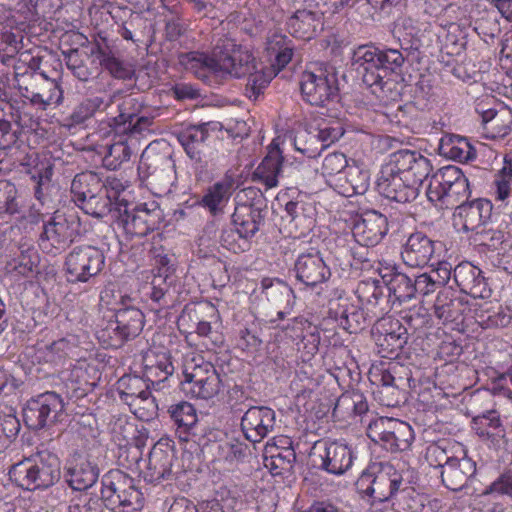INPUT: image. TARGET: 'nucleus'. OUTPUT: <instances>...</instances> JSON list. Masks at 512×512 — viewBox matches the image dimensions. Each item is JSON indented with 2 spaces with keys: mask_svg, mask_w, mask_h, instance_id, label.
<instances>
[{
  "mask_svg": "<svg viewBox=\"0 0 512 512\" xmlns=\"http://www.w3.org/2000/svg\"><path fill=\"white\" fill-rule=\"evenodd\" d=\"M453 279L460 291L473 298H486L490 296L482 271L470 262H462L453 269Z\"/></svg>",
  "mask_w": 512,
  "mask_h": 512,
  "instance_id": "bb28decb",
  "label": "nucleus"
},
{
  "mask_svg": "<svg viewBox=\"0 0 512 512\" xmlns=\"http://www.w3.org/2000/svg\"><path fill=\"white\" fill-rule=\"evenodd\" d=\"M105 184L106 182H103L95 172L78 173L71 182L72 200L79 207L95 193L100 192Z\"/></svg>",
  "mask_w": 512,
  "mask_h": 512,
  "instance_id": "72a5a7b5",
  "label": "nucleus"
},
{
  "mask_svg": "<svg viewBox=\"0 0 512 512\" xmlns=\"http://www.w3.org/2000/svg\"><path fill=\"white\" fill-rule=\"evenodd\" d=\"M462 170L454 165H448L440 168L432 175L426 190L427 198L430 202H445V193L461 176Z\"/></svg>",
  "mask_w": 512,
  "mask_h": 512,
  "instance_id": "473e14b6",
  "label": "nucleus"
},
{
  "mask_svg": "<svg viewBox=\"0 0 512 512\" xmlns=\"http://www.w3.org/2000/svg\"><path fill=\"white\" fill-rule=\"evenodd\" d=\"M401 505L406 512H438L441 508V501L416 493L413 489V494H408Z\"/></svg>",
  "mask_w": 512,
  "mask_h": 512,
  "instance_id": "4d7b16f0",
  "label": "nucleus"
},
{
  "mask_svg": "<svg viewBox=\"0 0 512 512\" xmlns=\"http://www.w3.org/2000/svg\"><path fill=\"white\" fill-rule=\"evenodd\" d=\"M21 66L15 67V87L20 95L40 110L50 105H59L63 100V90L55 79L46 74H20Z\"/></svg>",
  "mask_w": 512,
  "mask_h": 512,
  "instance_id": "1a4fd4ad",
  "label": "nucleus"
},
{
  "mask_svg": "<svg viewBox=\"0 0 512 512\" xmlns=\"http://www.w3.org/2000/svg\"><path fill=\"white\" fill-rule=\"evenodd\" d=\"M294 146L308 158H315L321 154V145L315 133L302 131L298 132L294 138Z\"/></svg>",
  "mask_w": 512,
  "mask_h": 512,
  "instance_id": "680f3d73",
  "label": "nucleus"
},
{
  "mask_svg": "<svg viewBox=\"0 0 512 512\" xmlns=\"http://www.w3.org/2000/svg\"><path fill=\"white\" fill-rule=\"evenodd\" d=\"M472 428L479 437L491 439L492 441L505 436V429L498 412L495 410L475 416L472 420Z\"/></svg>",
  "mask_w": 512,
  "mask_h": 512,
  "instance_id": "58836bf2",
  "label": "nucleus"
},
{
  "mask_svg": "<svg viewBox=\"0 0 512 512\" xmlns=\"http://www.w3.org/2000/svg\"><path fill=\"white\" fill-rule=\"evenodd\" d=\"M387 287L380 280L361 281L357 286L358 299L362 304L376 309L386 296Z\"/></svg>",
  "mask_w": 512,
  "mask_h": 512,
  "instance_id": "09e8293b",
  "label": "nucleus"
},
{
  "mask_svg": "<svg viewBox=\"0 0 512 512\" xmlns=\"http://www.w3.org/2000/svg\"><path fill=\"white\" fill-rule=\"evenodd\" d=\"M123 190L124 187L119 180H107L101 191L95 193V195L85 201L79 208L84 213L97 219L110 216L114 222V210L118 207V203L122 201L120 193Z\"/></svg>",
  "mask_w": 512,
  "mask_h": 512,
  "instance_id": "4be33fe9",
  "label": "nucleus"
},
{
  "mask_svg": "<svg viewBox=\"0 0 512 512\" xmlns=\"http://www.w3.org/2000/svg\"><path fill=\"white\" fill-rule=\"evenodd\" d=\"M121 97L115 102L118 107V115L109 119L108 125L118 135L119 126L123 123L132 122L138 114L144 109L142 101L133 95H124L121 91Z\"/></svg>",
  "mask_w": 512,
  "mask_h": 512,
  "instance_id": "4c0bfd02",
  "label": "nucleus"
},
{
  "mask_svg": "<svg viewBox=\"0 0 512 512\" xmlns=\"http://www.w3.org/2000/svg\"><path fill=\"white\" fill-rule=\"evenodd\" d=\"M474 241L503 255L512 249L511 236L500 230L482 228L475 234Z\"/></svg>",
  "mask_w": 512,
  "mask_h": 512,
  "instance_id": "a18cd8bd",
  "label": "nucleus"
},
{
  "mask_svg": "<svg viewBox=\"0 0 512 512\" xmlns=\"http://www.w3.org/2000/svg\"><path fill=\"white\" fill-rule=\"evenodd\" d=\"M115 320L128 340L134 339L141 333L145 322L142 311L134 306L119 308L115 313Z\"/></svg>",
  "mask_w": 512,
  "mask_h": 512,
  "instance_id": "79ce46f5",
  "label": "nucleus"
},
{
  "mask_svg": "<svg viewBox=\"0 0 512 512\" xmlns=\"http://www.w3.org/2000/svg\"><path fill=\"white\" fill-rule=\"evenodd\" d=\"M389 162L417 190L432 171L430 160L418 151L398 150L390 155Z\"/></svg>",
  "mask_w": 512,
  "mask_h": 512,
  "instance_id": "f3484780",
  "label": "nucleus"
},
{
  "mask_svg": "<svg viewBox=\"0 0 512 512\" xmlns=\"http://www.w3.org/2000/svg\"><path fill=\"white\" fill-rule=\"evenodd\" d=\"M173 372L174 366L168 353L150 351L145 355L143 375L151 383L152 388L162 389Z\"/></svg>",
  "mask_w": 512,
  "mask_h": 512,
  "instance_id": "7c9ffc66",
  "label": "nucleus"
},
{
  "mask_svg": "<svg viewBox=\"0 0 512 512\" xmlns=\"http://www.w3.org/2000/svg\"><path fill=\"white\" fill-rule=\"evenodd\" d=\"M357 486L373 502L392 501L402 504L408 494H413V487L403 479L402 474L391 465L375 464L360 476Z\"/></svg>",
  "mask_w": 512,
  "mask_h": 512,
  "instance_id": "20e7f679",
  "label": "nucleus"
},
{
  "mask_svg": "<svg viewBox=\"0 0 512 512\" xmlns=\"http://www.w3.org/2000/svg\"><path fill=\"white\" fill-rule=\"evenodd\" d=\"M246 76L248 79L245 86V95L250 100L257 101L271 82L272 71L269 68H258L255 61V68Z\"/></svg>",
  "mask_w": 512,
  "mask_h": 512,
  "instance_id": "de8ad7c7",
  "label": "nucleus"
},
{
  "mask_svg": "<svg viewBox=\"0 0 512 512\" xmlns=\"http://www.w3.org/2000/svg\"><path fill=\"white\" fill-rule=\"evenodd\" d=\"M262 287L269 301L283 308L290 306L294 295L292 288L286 282L279 279H264L262 281Z\"/></svg>",
  "mask_w": 512,
  "mask_h": 512,
  "instance_id": "8fccbe9b",
  "label": "nucleus"
},
{
  "mask_svg": "<svg viewBox=\"0 0 512 512\" xmlns=\"http://www.w3.org/2000/svg\"><path fill=\"white\" fill-rule=\"evenodd\" d=\"M397 328L382 334L377 339L379 352L382 353L384 358H394L399 355L400 350L407 343V330L398 322Z\"/></svg>",
  "mask_w": 512,
  "mask_h": 512,
  "instance_id": "37998d69",
  "label": "nucleus"
},
{
  "mask_svg": "<svg viewBox=\"0 0 512 512\" xmlns=\"http://www.w3.org/2000/svg\"><path fill=\"white\" fill-rule=\"evenodd\" d=\"M314 449L319 450L318 468L333 475L344 474L352 467L355 459L352 448L339 441H320Z\"/></svg>",
  "mask_w": 512,
  "mask_h": 512,
  "instance_id": "aec40b11",
  "label": "nucleus"
},
{
  "mask_svg": "<svg viewBox=\"0 0 512 512\" xmlns=\"http://www.w3.org/2000/svg\"><path fill=\"white\" fill-rule=\"evenodd\" d=\"M121 97L120 92H113L103 96H93L84 99L75 106L70 115L65 119L66 125L77 126L85 123L98 111H106Z\"/></svg>",
  "mask_w": 512,
  "mask_h": 512,
  "instance_id": "c756f323",
  "label": "nucleus"
},
{
  "mask_svg": "<svg viewBox=\"0 0 512 512\" xmlns=\"http://www.w3.org/2000/svg\"><path fill=\"white\" fill-rule=\"evenodd\" d=\"M146 18L140 13L132 12L129 18L119 26L118 33L125 40L139 41L143 36V29L146 26Z\"/></svg>",
  "mask_w": 512,
  "mask_h": 512,
  "instance_id": "bf43d9fd",
  "label": "nucleus"
},
{
  "mask_svg": "<svg viewBox=\"0 0 512 512\" xmlns=\"http://www.w3.org/2000/svg\"><path fill=\"white\" fill-rule=\"evenodd\" d=\"M367 436L391 453L406 451L414 440L413 429L407 422L388 417L371 421L367 427Z\"/></svg>",
  "mask_w": 512,
  "mask_h": 512,
  "instance_id": "9d476101",
  "label": "nucleus"
},
{
  "mask_svg": "<svg viewBox=\"0 0 512 512\" xmlns=\"http://www.w3.org/2000/svg\"><path fill=\"white\" fill-rule=\"evenodd\" d=\"M255 61L246 47L228 37L219 38L210 55L194 51L178 55V63L201 79L246 77L255 68Z\"/></svg>",
  "mask_w": 512,
  "mask_h": 512,
  "instance_id": "f03ea898",
  "label": "nucleus"
},
{
  "mask_svg": "<svg viewBox=\"0 0 512 512\" xmlns=\"http://www.w3.org/2000/svg\"><path fill=\"white\" fill-rule=\"evenodd\" d=\"M376 188L383 197L402 204L414 201L419 195V190L408 183L396 168L391 167L390 162L382 167Z\"/></svg>",
  "mask_w": 512,
  "mask_h": 512,
  "instance_id": "2eb2a0df",
  "label": "nucleus"
},
{
  "mask_svg": "<svg viewBox=\"0 0 512 512\" xmlns=\"http://www.w3.org/2000/svg\"><path fill=\"white\" fill-rule=\"evenodd\" d=\"M101 501L111 512H140L143 495L134 479L120 470H112L101 479Z\"/></svg>",
  "mask_w": 512,
  "mask_h": 512,
  "instance_id": "39448f33",
  "label": "nucleus"
},
{
  "mask_svg": "<svg viewBox=\"0 0 512 512\" xmlns=\"http://www.w3.org/2000/svg\"><path fill=\"white\" fill-rule=\"evenodd\" d=\"M294 271L296 279L310 288L326 283L332 275L322 253L314 248L298 255Z\"/></svg>",
  "mask_w": 512,
  "mask_h": 512,
  "instance_id": "dca6fc26",
  "label": "nucleus"
},
{
  "mask_svg": "<svg viewBox=\"0 0 512 512\" xmlns=\"http://www.w3.org/2000/svg\"><path fill=\"white\" fill-rule=\"evenodd\" d=\"M131 154V148L126 140L119 139L107 147V152L103 157V165L109 170H116L122 163L130 160Z\"/></svg>",
  "mask_w": 512,
  "mask_h": 512,
  "instance_id": "5fc2aeb1",
  "label": "nucleus"
},
{
  "mask_svg": "<svg viewBox=\"0 0 512 512\" xmlns=\"http://www.w3.org/2000/svg\"><path fill=\"white\" fill-rule=\"evenodd\" d=\"M321 145V152L339 140L344 134L343 124L338 119L323 120L314 131Z\"/></svg>",
  "mask_w": 512,
  "mask_h": 512,
  "instance_id": "864d4df0",
  "label": "nucleus"
},
{
  "mask_svg": "<svg viewBox=\"0 0 512 512\" xmlns=\"http://www.w3.org/2000/svg\"><path fill=\"white\" fill-rule=\"evenodd\" d=\"M492 205L485 199H476L472 202L462 203L456 207L455 218L465 231H477L490 218Z\"/></svg>",
  "mask_w": 512,
  "mask_h": 512,
  "instance_id": "c85d7f7f",
  "label": "nucleus"
},
{
  "mask_svg": "<svg viewBox=\"0 0 512 512\" xmlns=\"http://www.w3.org/2000/svg\"><path fill=\"white\" fill-rule=\"evenodd\" d=\"M105 264L102 250L91 245L74 247L65 258V271L71 283L89 281L98 275Z\"/></svg>",
  "mask_w": 512,
  "mask_h": 512,
  "instance_id": "f8f14e48",
  "label": "nucleus"
},
{
  "mask_svg": "<svg viewBox=\"0 0 512 512\" xmlns=\"http://www.w3.org/2000/svg\"><path fill=\"white\" fill-rule=\"evenodd\" d=\"M402 27L406 31V36L411 37L414 45L418 46L421 51L431 45L433 32L430 24H418L408 18L403 20Z\"/></svg>",
  "mask_w": 512,
  "mask_h": 512,
  "instance_id": "603ef678",
  "label": "nucleus"
},
{
  "mask_svg": "<svg viewBox=\"0 0 512 512\" xmlns=\"http://www.w3.org/2000/svg\"><path fill=\"white\" fill-rule=\"evenodd\" d=\"M163 217V211L155 201L136 204L122 199L114 210V222L130 236H146L158 229Z\"/></svg>",
  "mask_w": 512,
  "mask_h": 512,
  "instance_id": "0eeeda50",
  "label": "nucleus"
},
{
  "mask_svg": "<svg viewBox=\"0 0 512 512\" xmlns=\"http://www.w3.org/2000/svg\"><path fill=\"white\" fill-rule=\"evenodd\" d=\"M19 420L11 414H0V453L3 452L18 435Z\"/></svg>",
  "mask_w": 512,
  "mask_h": 512,
  "instance_id": "0e129e2a",
  "label": "nucleus"
},
{
  "mask_svg": "<svg viewBox=\"0 0 512 512\" xmlns=\"http://www.w3.org/2000/svg\"><path fill=\"white\" fill-rule=\"evenodd\" d=\"M91 53L97 57L100 65L117 79H130L132 70L128 65L115 56L110 47L103 42H96Z\"/></svg>",
  "mask_w": 512,
  "mask_h": 512,
  "instance_id": "f704fd0d",
  "label": "nucleus"
},
{
  "mask_svg": "<svg viewBox=\"0 0 512 512\" xmlns=\"http://www.w3.org/2000/svg\"><path fill=\"white\" fill-rule=\"evenodd\" d=\"M124 332L120 330V326L116 320L109 321L107 325L97 332L98 339L108 347L119 348L125 342L129 341L123 335Z\"/></svg>",
  "mask_w": 512,
  "mask_h": 512,
  "instance_id": "774afa93",
  "label": "nucleus"
},
{
  "mask_svg": "<svg viewBox=\"0 0 512 512\" xmlns=\"http://www.w3.org/2000/svg\"><path fill=\"white\" fill-rule=\"evenodd\" d=\"M220 242L229 251L239 254L249 248V240H245L244 234L236 227L222 230Z\"/></svg>",
  "mask_w": 512,
  "mask_h": 512,
  "instance_id": "69168bd1",
  "label": "nucleus"
},
{
  "mask_svg": "<svg viewBox=\"0 0 512 512\" xmlns=\"http://www.w3.org/2000/svg\"><path fill=\"white\" fill-rule=\"evenodd\" d=\"M317 9L309 8L298 9L287 21L289 33L299 39L310 40L315 37L318 31L323 29V18L327 12L319 7Z\"/></svg>",
  "mask_w": 512,
  "mask_h": 512,
  "instance_id": "a878e982",
  "label": "nucleus"
},
{
  "mask_svg": "<svg viewBox=\"0 0 512 512\" xmlns=\"http://www.w3.org/2000/svg\"><path fill=\"white\" fill-rule=\"evenodd\" d=\"M21 203L16 186L6 180L0 181V214L20 213Z\"/></svg>",
  "mask_w": 512,
  "mask_h": 512,
  "instance_id": "6e6d98bb",
  "label": "nucleus"
},
{
  "mask_svg": "<svg viewBox=\"0 0 512 512\" xmlns=\"http://www.w3.org/2000/svg\"><path fill=\"white\" fill-rule=\"evenodd\" d=\"M475 473L476 463L472 459L455 457L441 470V478L448 489L459 491L466 486Z\"/></svg>",
  "mask_w": 512,
  "mask_h": 512,
  "instance_id": "2f4dec72",
  "label": "nucleus"
},
{
  "mask_svg": "<svg viewBox=\"0 0 512 512\" xmlns=\"http://www.w3.org/2000/svg\"><path fill=\"white\" fill-rule=\"evenodd\" d=\"M387 291L390 296L400 303L414 298V277L394 271L386 283Z\"/></svg>",
  "mask_w": 512,
  "mask_h": 512,
  "instance_id": "49530a36",
  "label": "nucleus"
},
{
  "mask_svg": "<svg viewBox=\"0 0 512 512\" xmlns=\"http://www.w3.org/2000/svg\"><path fill=\"white\" fill-rule=\"evenodd\" d=\"M267 213V203L260 195L251 203L237 204L231 216V222L234 227L240 229V233L244 234L245 240H250L265 225Z\"/></svg>",
  "mask_w": 512,
  "mask_h": 512,
  "instance_id": "a211bd4d",
  "label": "nucleus"
},
{
  "mask_svg": "<svg viewBox=\"0 0 512 512\" xmlns=\"http://www.w3.org/2000/svg\"><path fill=\"white\" fill-rule=\"evenodd\" d=\"M406 369L399 366L397 363L389 366V368L381 370L379 375H374L375 377L379 376V383L382 386L381 393L389 392L390 389L400 390L404 386L405 381H410V378H404L399 376V372L405 371Z\"/></svg>",
  "mask_w": 512,
  "mask_h": 512,
  "instance_id": "052dcab7",
  "label": "nucleus"
},
{
  "mask_svg": "<svg viewBox=\"0 0 512 512\" xmlns=\"http://www.w3.org/2000/svg\"><path fill=\"white\" fill-rule=\"evenodd\" d=\"M282 160L283 158L279 151L271 152L257 167L254 175L263 182L266 189L274 188L278 185V177L282 173Z\"/></svg>",
  "mask_w": 512,
  "mask_h": 512,
  "instance_id": "c03bdc74",
  "label": "nucleus"
},
{
  "mask_svg": "<svg viewBox=\"0 0 512 512\" xmlns=\"http://www.w3.org/2000/svg\"><path fill=\"white\" fill-rule=\"evenodd\" d=\"M171 441L160 439L149 454L148 467L144 479L150 483H159L175 479L173 464L176 460Z\"/></svg>",
  "mask_w": 512,
  "mask_h": 512,
  "instance_id": "412c9836",
  "label": "nucleus"
},
{
  "mask_svg": "<svg viewBox=\"0 0 512 512\" xmlns=\"http://www.w3.org/2000/svg\"><path fill=\"white\" fill-rule=\"evenodd\" d=\"M8 474L11 481L22 489H47L61 478V460L46 448L38 449L30 457L13 464Z\"/></svg>",
  "mask_w": 512,
  "mask_h": 512,
  "instance_id": "7ed1b4c3",
  "label": "nucleus"
},
{
  "mask_svg": "<svg viewBox=\"0 0 512 512\" xmlns=\"http://www.w3.org/2000/svg\"><path fill=\"white\" fill-rule=\"evenodd\" d=\"M133 414L142 421H150L158 415V404L149 391L148 395H142L137 402L130 403Z\"/></svg>",
  "mask_w": 512,
  "mask_h": 512,
  "instance_id": "e2e57ef3",
  "label": "nucleus"
},
{
  "mask_svg": "<svg viewBox=\"0 0 512 512\" xmlns=\"http://www.w3.org/2000/svg\"><path fill=\"white\" fill-rule=\"evenodd\" d=\"M168 412L174 424L177 426L180 440L188 441V436L192 433L198 421L194 406L189 402L181 401L171 405Z\"/></svg>",
  "mask_w": 512,
  "mask_h": 512,
  "instance_id": "e433bc0d",
  "label": "nucleus"
},
{
  "mask_svg": "<svg viewBox=\"0 0 512 512\" xmlns=\"http://www.w3.org/2000/svg\"><path fill=\"white\" fill-rule=\"evenodd\" d=\"M400 41V50L381 49L375 44L359 45L353 51L352 66L362 75L363 83L372 89V92L381 99L396 100L400 96L397 78L406 57L419 58L421 50L414 45L411 37L403 35Z\"/></svg>",
  "mask_w": 512,
  "mask_h": 512,
  "instance_id": "f257e3e1",
  "label": "nucleus"
},
{
  "mask_svg": "<svg viewBox=\"0 0 512 512\" xmlns=\"http://www.w3.org/2000/svg\"><path fill=\"white\" fill-rule=\"evenodd\" d=\"M64 477L73 490L86 491L97 482L99 468L88 459L79 457L67 463Z\"/></svg>",
  "mask_w": 512,
  "mask_h": 512,
  "instance_id": "cd10ccee",
  "label": "nucleus"
},
{
  "mask_svg": "<svg viewBox=\"0 0 512 512\" xmlns=\"http://www.w3.org/2000/svg\"><path fill=\"white\" fill-rule=\"evenodd\" d=\"M449 443L447 441H440L430 444L425 453V458L431 466L440 467L442 470L454 456L448 453Z\"/></svg>",
  "mask_w": 512,
  "mask_h": 512,
  "instance_id": "338daca9",
  "label": "nucleus"
},
{
  "mask_svg": "<svg viewBox=\"0 0 512 512\" xmlns=\"http://www.w3.org/2000/svg\"><path fill=\"white\" fill-rule=\"evenodd\" d=\"M383 313L369 310L365 312L357 304L351 303L347 298L340 297L338 300L329 302V314L339 325L349 333L362 331L373 319H378Z\"/></svg>",
  "mask_w": 512,
  "mask_h": 512,
  "instance_id": "4468645a",
  "label": "nucleus"
},
{
  "mask_svg": "<svg viewBox=\"0 0 512 512\" xmlns=\"http://www.w3.org/2000/svg\"><path fill=\"white\" fill-rule=\"evenodd\" d=\"M233 185L234 180L231 177H226L222 181L215 183L203 196V205L207 207L213 215H217L228 202Z\"/></svg>",
  "mask_w": 512,
  "mask_h": 512,
  "instance_id": "ea45409f",
  "label": "nucleus"
},
{
  "mask_svg": "<svg viewBox=\"0 0 512 512\" xmlns=\"http://www.w3.org/2000/svg\"><path fill=\"white\" fill-rule=\"evenodd\" d=\"M151 383L143 376L125 375L118 381L120 399L130 406L138 401L142 395H148Z\"/></svg>",
  "mask_w": 512,
  "mask_h": 512,
  "instance_id": "a19ab883",
  "label": "nucleus"
},
{
  "mask_svg": "<svg viewBox=\"0 0 512 512\" xmlns=\"http://www.w3.org/2000/svg\"><path fill=\"white\" fill-rule=\"evenodd\" d=\"M181 385L186 394L208 400L219 393L221 379L211 363H204L195 365L191 372L185 371Z\"/></svg>",
  "mask_w": 512,
  "mask_h": 512,
  "instance_id": "ddd939ff",
  "label": "nucleus"
},
{
  "mask_svg": "<svg viewBox=\"0 0 512 512\" xmlns=\"http://www.w3.org/2000/svg\"><path fill=\"white\" fill-rule=\"evenodd\" d=\"M81 219L77 212L56 211L43 221L38 244L43 252L58 254L66 250L81 235Z\"/></svg>",
  "mask_w": 512,
  "mask_h": 512,
  "instance_id": "423d86ee",
  "label": "nucleus"
},
{
  "mask_svg": "<svg viewBox=\"0 0 512 512\" xmlns=\"http://www.w3.org/2000/svg\"><path fill=\"white\" fill-rule=\"evenodd\" d=\"M175 281V277L159 273L155 275L151 282L150 299L156 303L159 308L168 306L167 296L169 295L170 286Z\"/></svg>",
  "mask_w": 512,
  "mask_h": 512,
  "instance_id": "13d9d810",
  "label": "nucleus"
},
{
  "mask_svg": "<svg viewBox=\"0 0 512 512\" xmlns=\"http://www.w3.org/2000/svg\"><path fill=\"white\" fill-rule=\"evenodd\" d=\"M303 99L311 105L324 107L339 98L337 72L333 66L315 65L301 75Z\"/></svg>",
  "mask_w": 512,
  "mask_h": 512,
  "instance_id": "6e6552de",
  "label": "nucleus"
},
{
  "mask_svg": "<svg viewBox=\"0 0 512 512\" xmlns=\"http://www.w3.org/2000/svg\"><path fill=\"white\" fill-rule=\"evenodd\" d=\"M443 154L451 159L460 162H467L476 158V150L468 142V140L461 136H452L446 143L441 146Z\"/></svg>",
  "mask_w": 512,
  "mask_h": 512,
  "instance_id": "3c124183",
  "label": "nucleus"
},
{
  "mask_svg": "<svg viewBox=\"0 0 512 512\" xmlns=\"http://www.w3.org/2000/svg\"><path fill=\"white\" fill-rule=\"evenodd\" d=\"M436 241L422 231L411 233L401 247V259L411 268L434 266Z\"/></svg>",
  "mask_w": 512,
  "mask_h": 512,
  "instance_id": "6ab92c4d",
  "label": "nucleus"
},
{
  "mask_svg": "<svg viewBox=\"0 0 512 512\" xmlns=\"http://www.w3.org/2000/svg\"><path fill=\"white\" fill-rule=\"evenodd\" d=\"M434 315L443 323L455 322L462 315V301L451 290L438 292L433 305Z\"/></svg>",
  "mask_w": 512,
  "mask_h": 512,
  "instance_id": "c9c22d12",
  "label": "nucleus"
},
{
  "mask_svg": "<svg viewBox=\"0 0 512 512\" xmlns=\"http://www.w3.org/2000/svg\"><path fill=\"white\" fill-rule=\"evenodd\" d=\"M275 411L267 406H251L241 418V430L245 438L259 443L274 429Z\"/></svg>",
  "mask_w": 512,
  "mask_h": 512,
  "instance_id": "5701e85b",
  "label": "nucleus"
},
{
  "mask_svg": "<svg viewBox=\"0 0 512 512\" xmlns=\"http://www.w3.org/2000/svg\"><path fill=\"white\" fill-rule=\"evenodd\" d=\"M216 126L217 123H202L196 126H189L179 132L177 136L186 155L200 168L206 165L205 152L207 150L206 141L209 137V128L215 129Z\"/></svg>",
  "mask_w": 512,
  "mask_h": 512,
  "instance_id": "b1692460",
  "label": "nucleus"
},
{
  "mask_svg": "<svg viewBox=\"0 0 512 512\" xmlns=\"http://www.w3.org/2000/svg\"><path fill=\"white\" fill-rule=\"evenodd\" d=\"M65 404L59 394L47 391L32 397L23 408V419L31 430H41L62 421Z\"/></svg>",
  "mask_w": 512,
  "mask_h": 512,
  "instance_id": "9b49d317",
  "label": "nucleus"
},
{
  "mask_svg": "<svg viewBox=\"0 0 512 512\" xmlns=\"http://www.w3.org/2000/svg\"><path fill=\"white\" fill-rule=\"evenodd\" d=\"M388 232L387 217L375 210L366 211L354 223L352 234L355 242L368 246L377 245Z\"/></svg>",
  "mask_w": 512,
  "mask_h": 512,
  "instance_id": "393cba45",
  "label": "nucleus"
}]
</instances>
